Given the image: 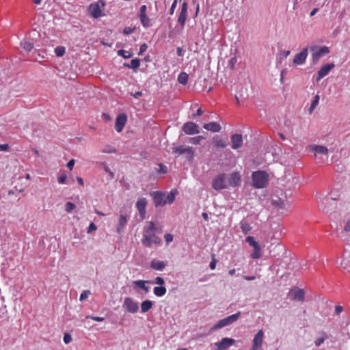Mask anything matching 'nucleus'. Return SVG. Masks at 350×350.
<instances>
[{"mask_svg":"<svg viewBox=\"0 0 350 350\" xmlns=\"http://www.w3.org/2000/svg\"><path fill=\"white\" fill-rule=\"evenodd\" d=\"M75 204L70 202H68L65 204V210L68 213H70L72 210L75 208Z\"/></svg>","mask_w":350,"mask_h":350,"instance_id":"79ce46f5","label":"nucleus"},{"mask_svg":"<svg viewBox=\"0 0 350 350\" xmlns=\"http://www.w3.org/2000/svg\"><path fill=\"white\" fill-rule=\"evenodd\" d=\"M232 148L237 150L243 144V137L241 134H233L231 136Z\"/></svg>","mask_w":350,"mask_h":350,"instance_id":"6ab92c4d","label":"nucleus"},{"mask_svg":"<svg viewBox=\"0 0 350 350\" xmlns=\"http://www.w3.org/2000/svg\"><path fill=\"white\" fill-rule=\"evenodd\" d=\"M63 340L65 344H68L72 341V336L70 334H65Z\"/></svg>","mask_w":350,"mask_h":350,"instance_id":"09e8293b","label":"nucleus"},{"mask_svg":"<svg viewBox=\"0 0 350 350\" xmlns=\"http://www.w3.org/2000/svg\"><path fill=\"white\" fill-rule=\"evenodd\" d=\"M319 95H316L315 97H314V100L311 103V105H310V107L309 108V113H311L313 111V110L314 109V108L317 107V105L319 103Z\"/></svg>","mask_w":350,"mask_h":350,"instance_id":"58836bf2","label":"nucleus"},{"mask_svg":"<svg viewBox=\"0 0 350 350\" xmlns=\"http://www.w3.org/2000/svg\"><path fill=\"white\" fill-rule=\"evenodd\" d=\"M21 46L27 52L31 51L33 48V43L29 41H24L21 42Z\"/></svg>","mask_w":350,"mask_h":350,"instance_id":"72a5a7b5","label":"nucleus"},{"mask_svg":"<svg viewBox=\"0 0 350 350\" xmlns=\"http://www.w3.org/2000/svg\"><path fill=\"white\" fill-rule=\"evenodd\" d=\"M116 151V149L111 146H107L103 150V152L105 153H112V152H115Z\"/></svg>","mask_w":350,"mask_h":350,"instance_id":"864d4df0","label":"nucleus"},{"mask_svg":"<svg viewBox=\"0 0 350 350\" xmlns=\"http://www.w3.org/2000/svg\"><path fill=\"white\" fill-rule=\"evenodd\" d=\"M334 67V64H328L323 66L321 68L318 72V77L317 78V81H319L324 77L327 75L329 71Z\"/></svg>","mask_w":350,"mask_h":350,"instance_id":"a211bd4d","label":"nucleus"},{"mask_svg":"<svg viewBox=\"0 0 350 350\" xmlns=\"http://www.w3.org/2000/svg\"><path fill=\"white\" fill-rule=\"evenodd\" d=\"M188 5L187 2H184L181 5V10L178 18V23L180 25L181 27H184L187 19Z\"/></svg>","mask_w":350,"mask_h":350,"instance_id":"2eb2a0df","label":"nucleus"},{"mask_svg":"<svg viewBox=\"0 0 350 350\" xmlns=\"http://www.w3.org/2000/svg\"><path fill=\"white\" fill-rule=\"evenodd\" d=\"M150 282V281H146V280H135L133 282V284L135 287H138L139 288H142L143 289L145 284L146 283H149Z\"/></svg>","mask_w":350,"mask_h":350,"instance_id":"4c0bfd02","label":"nucleus"},{"mask_svg":"<svg viewBox=\"0 0 350 350\" xmlns=\"http://www.w3.org/2000/svg\"><path fill=\"white\" fill-rule=\"evenodd\" d=\"M118 55L122 56L124 58H126V59L130 58L133 56V53H131L129 51L123 50V49L119 50L118 51Z\"/></svg>","mask_w":350,"mask_h":350,"instance_id":"c9c22d12","label":"nucleus"},{"mask_svg":"<svg viewBox=\"0 0 350 350\" xmlns=\"http://www.w3.org/2000/svg\"><path fill=\"white\" fill-rule=\"evenodd\" d=\"M342 311V307L340 306H336L335 307V313L338 314Z\"/></svg>","mask_w":350,"mask_h":350,"instance_id":"69168bd1","label":"nucleus"},{"mask_svg":"<svg viewBox=\"0 0 350 350\" xmlns=\"http://www.w3.org/2000/svg\"><path fill=\"white\" fill-rule=\"evenodd\" d=\"M309 148L317 153L326 155L328 153V149L326 146L321 145H311Z\"/></svg>","mask_w":350,"mask_h":350,"instance_id":"5701e85b","label":"nucleus"},{"mask_svg":"<svg viewBox=\"0 0 350 350\" xmlns=\"http://www.w3.org/2000/svg\"><path fill=\"white\" fill-rule=\"evenodd\" d=\"M152 301L150 300H145L141 304V311L143 313L148 312L152 307Z\"/></svg>","mask_w":350,"mask_h":350,"instance_id":"bb28decb","label":"nucleus"},{"mask_svg":"<svg viewBox=\"0 0 350 350\" xmlns=\"http://www.w3.org/2000/svg\"><path fill=\"white\" fill-rule=\"evenodd\" d=\"M140 66V61L139 59L137 58H135V59H133L131 61V64L129 66H128L129 68H133V69H135V68H139Z\"/></svg>","mask_w":350,"mask_h":350,"instance_id":"ea45409f","label":"nucleus"},{"mask_svg":"<svg viewBox=\"0 0 350 350\" xmlns=\"http://www.w3.org/2000/svg\"><path fill=\"white\" fill-rule=\"evenodd\" d=\"M164 238L166 241V243L169 244L170 242L173 241L174 237L172 234L167 233L165 234Z\"/></svg>","mask_w":350,"mask_h":350,"instance_id":"603ef678","label":"nucleus"},{"mask_svg":"<svg viewBox=\"0 0 350 350\" xmlns=\"http://www.w3.org/2000/svg\"><path fill=\"white\" fill-rule=\"evenodd\" d=\"M186 151L191 153V147H185L183 146H174L172 148V152L178 155L185 154Z\"/></svg>","mask_w":350,"mask_h":350,"instance_id":"b1692460","label":"nucleus"},{"mask_svg":"<svg viewBox=\"0 0 350 350\" xmlns=\"http://www.w3.org/2000/svg\"><path fill=\"white\" fill-rule=\"evenodd\" d=\"M214 146L217 148H225L227 146L226 140L219 139V138H214L213 139Z\"/></svg>","mask_w":350,"mask_h":350,"instance_id":"c756f323","label":"nucleus"},{"mask_svg":"<svg viewBox=\"0 0 350 350\" xmlns=\"http://www.w3.org/2000/svg\"><path fill=\"white\" fill-rule=\"evenodd\" d=\"M127 223V218L124 215H120L119 218L118 225L117 226V232L118 234H121L124 230V226Z\"/></svg>","mask_w":350,"mask_h":350,"instance_id":"a878e982","label":"nucleus"},{"mask_svg":"<svg viewBox=\"0 0 350 350\" xmlns=\"http://www.w3.org/2000/svg\"><path fill=\"white\" fill-rule=\"evenodd\" d=\"M123 307L126 309V310L132 314H135L139 310L138 304L134 299L131 297H126L124 299Z\"/></svg>","mask_w":350,"mask_h":350,"instance_id":"6e6552de","label":"nucleus"},{"mask_svg":"<svg viewBox=\"0 0 350 350\" xmlns=\"http://www.w3.org/2000/svg\"><path fill=\"white\" fill-rule=\"evenodd\" d=\"M134 31H135V28H133V27H125V28L124 29V30H123V33H124V34L128 35V34H131V33H133L134 32Z\"/></svg>","mask_w":350,"mask_h":350,"instance_id":"3c124183","label":"nucleus"},{"mask_svg":"<svg viewBox=\"0 0 350 350\" xmlns=\"http://www.w3.org/2000/svg\"><path fill=\"white\" fill-rule=\"evenodd\" d=\"M185 154H186V158L189 161H192L193 160V159H194V151H193V149L192 148H191V154L189 151H186V152Z\"/></svg>","mask_w":350,"mask_h":350,"instance_id":"49530a36","label":"nucleus"},{"mask_svg":"<svg viewBox=\"0 0 350 350\" xmlns=\"http://www.w3.org/2000/svg\"><path fill=\"white\" fill-rule=\"evenodd\" d=\"M177 193V190L171 191L166 196H165V204L167 203L172 204L175 200V196Z\"/></svg>","mask_w":350,"mask_h":350,"instance_id":"cd10ccee","label":"nucleus"},{"mask_svg":"<svg viewBox=\"0 0 350 350\" xmlns=\"http://www.w3.org/2000/svg\"><path fill=\"white\" fill-rule=\"evenodd\" d=\"M204 129L213 133L219 132L221 130L220 125L215 122H211L203 125Z\"/></svg>","mask_w":350,"mask_h":350,"instance_id":"4be33fe9","label":"nucleus"},{"mask_svg":"<svg viewBox=\"0 0 350 350\" xmlns=\"http://www.w3.org/2000/svg\"><path fill=\"white\" fill-rule=\"evenodd\" d=\"M263 332L262 330H259L257 334L255 335L253 340V345L251 350H257L260 348L262 344V338H263Z\"/></svg>","mask_w":350,"mask_h":350,"instance_id":"f3484780","label":"nucleus"},{"mask_svg":"<svg viewBox=\"0 0 350 350\" xmlns=\"http://www.w3.org/2000/svg\"><path fill=\"white\" fill-rule=\"evenodd\" d=\"M157 227L154 222L150 221L146 222L143 228L142 243L146 247H151L152 245H159L161 239L157 234Z\"/></svg>","mask_w":350,"mask_h":350,"instance_id":"f257e3e1","label":"nucleus"},{"mask_svg":"<svg viewBox=\"0 0 350 350\" xmlns=\"http://www.w3.org/2000/svg\"><path fill=\"white\" fill-rule=\"evenodd\" d=\"M228 185L231 187H237L241 184V176L239 172H234L229 175Z\"/></svg>","mask_w":350,"mask_h":350,"instance_id":"4468645a","label":"nucleus"},{"mask_svg":"<svg viewBox=\"0 0 350 350\" xmlns=\"http://www.w3.org/2000/svg\"><path fill=\"white\" fill-rule=\"evenodd\" d=\"M148 200L146 198H139L136 202V208L142 219H144L146 215Z\"/></svg>","mask_w":350,"mask_h":350,"instance_id":"1a4fd4ad","label":"nucleus"},{"mask_svg":"<svg viewBox=\"0 0 350 350\" xmlns=\"http://www.w3.org/2000/svg\"><path fill=\"white\" fill-rule=\"evenodd\" d=\"M148 46L146 44L144 43L140 46L139 55H142L144 51H146Z\"/></svg>","mask_w":350,"mask_h":350,"instance_id":"bf43d9fd","label":"nucleus"},{"mask_svg":"<svg viewBox=\"0 0 350 350\" xmlns=\"http://www.w3.org/2000/svg\"><path fill=\"white\" fill-rule=\"evenodd\" d=\"M176 53L178 56L181 57L183 55V50L181 47H178L176 49Z\"/></svg>","mask_w":350,"mask_h":350,"instance_id":"338daca9","label":"nucleus"},{"mask_svg":"<svg viewBox=\"0 0 350 350\" xmlns=\"http://www.w3.org/2000/svg\"><path fill=\"white\" fill-rule=\"evenodd\" d=\"M153 292L156 296L162 297L166 293L167 289L165 286H155L153 289Z\"/></svg>","mask_w":350,"mask_h":350,"instance_id":"c85d7f7f","label":"nucleus"},{"mask_svg":"<svg viewBox=\"0 0 350 350\" xmlns=\"http://www.w3.org/2000/svg\"><path fill=\"white\" fill-rule=\"evenodd\" d=\"M152 282L154 284H159L160 286H162L165 284V280L162 277L158 276V277L155 278V279L154 280V281Z\"/></svg>","mask_w":350,"mask_h":350,"instance_id":"a18cd8bd","label":"nucleus"},{"mask_svg":"<svg viewBox=\"0 0 350 350\" xmlns=\"http://www.w3.org/2000/svg\"><path fill=\"white\" fill-rule=\"evenodd\" d=\"M240 315H241V312H238L236 314H232L230 316H228V317H226V318L219 321L212 327V330L218 329L222 328L224 327H226L227 325L232 324V323L235 322L239 319Z\"/></svg>","mask_w":350,"mask_h":350,"instance_id":"20e7f679","label":"nucleus"},{"mask_svg":"<svg viewBox=\"0 0 350 350\" xmlns=\"http://www.w3.org/2000/svg\"><path fill=\"white\" fill-rule=\"evenodd\" d=\"M183 131L187 135H193L200 133L199 126L193 122L185 123L183 126Z\"/></svg>","mask_w":350,"mask_h":350,"instance_id":"9d476101","label":"nucleus"},{"mask_svg":"<svg viewBox=\"0 0 350 350\" xmlns=\"http://www.w3.org/2000/svg\"><path fill=\"white\" fill-rule=\"evenodd\" d=\"M344 230L346 232H349L350 231V219H349L347 221V224L344 228Z\"/></svg>","mask_w":350,"mask_h":350,"instance_id":"0e129e2a","label":"nucleus"},{"mask_svg":"<svg viewBox=\"0 0 350 350\" xmlns=\"http://www.w3.org/2000/svg\"><path fill=\"white\" fill-rule=\"evenodd\" d=\"M291 293L293 295V299L299 301H304V290L299 288L293 289Z\"/></svg>","mask_w":350,"mask_h":350,"instance_id":"412c9836","label":"nucleus"},{"mask_svg":"<svg viewBox=\"0 0 350 350\" xmlns=\"http://www.w3.org/2000/svg\"><path fill=\"white\" fill-rule=\"evenodd\" d=\"M105 6V3L103 0H98L96 2L92 3L88 9V15L94 18H98L103 16L102 8Z\"/></svg>","mask_w":350,"mask_h":350,"instance_id":"7ed1b4c3","label":"nucleus"},{"mask_svg":"<svg viewBox=\"0 0 350 350\" xmlns=\"http://www.w3.org/2000/svg\"><path fill=\"white\" fill-rule=\"evenodd\" d=\"M147 7L146 5H143L140 7L139 15H146Z\"/></svg>","mask_w":350,"mask_h":350,"instance_id":"6e6d98bb","label":"nucleus"},{"mask_svg":"<svg viewBox=\"0 0 350 350\" xmlns=\"http://www.w3.org/2000/svg\"><path fill=\"white\" fill-rule=\"evenodd\" d=\"M9 149V145L7 144H0V152L1 151H7Z\"/></svg>","mask_w":350,"mask_h":350,"instance_id":"e2e57ef3","label":"nucleus"},{"mask_svg":"<svg viewBox=\"0 0 350 350\" xmlns=\"http://www.w3.org/2000/svg\"><path fill=\"white\" fill-rule=\"evenodd\" d=\"M272 204L278 208H284L285 202L281 198H278L277 199L272 200Z\"/></svg>","mask_w":350,"mask_h":350,"instance_id":"473e14b6","label":"nucleus"},{"mask_svg":"<svg viewBox=\"0 0 350 350\" xmlns=\"http://www.w3.org/2000/svg\"><path fill=\"white\" fill-rule=\"evenodd\" d=\"M90 295V291L89 290H85V291H83L81 295H80V297H79V299L80 301H83L85 300V299H87L88 297V296Z\"/></svg>","mask_w":350,"mask_h":350,"instance_id":"37998d69","label":"nucleus"},{"mask_svg":"<svg viewBox=\"0 0 350 350\" xmlns=\"http://www.w3.org/2000/svg\"><path fill=\"white\" fill-rule=\"evenodd\" d=\"M154 204L156 206L165 205V195L161 191H154L151 193Z\"/></svg>","mask_w":350,"mask_h":350,"instance_id":"dca6fc26","label":"nucleus"},{"mask_svg":"<svg viewBox=\"0 0 350 350\" xmlns=\"http://www.w3.org/2000/svg\"><path fill=\"white\" fill-rule=\"evenodd\" d=\"M234 342L235 340L233 338H223L220 342L215 343V347H217V349L215 350H226Z\"/></svg>","mask_w":350,"mask_h":350,"instance_id":"9b49d317","label":"nucleus"},{"mask_svg":"<svg viewBox=\"0 0 350 350\" xmlns=\"http://www.w3.org/2000/svg\"><path fill=\"white\" fill-rule=\"evenodd\" d=\"M241 229L244 234H247L251 230L252 228L248 223L241 222Z\"/></svg>","mask_w":350,"mask_h":350,"instance_id":"e433bc0d","label":"nucleus"},{"mask_svg":"<svg viewBox=\"0 0 350 350\" xmlns=\"http://www.w3.org/2000/svg\"><path fill=\"white\" fill-rule=\"evenodd\" d=\"M158 173L166 174L167 172V167L163 163L159 164V169L157 170Z\"/></svg>","mask_w":350,"mask_h":350,"instance_id":"c03bdc74","label":"nucleus"},{"mask_svg":"<svg viewBox=\"0 0 350 350\" xmlns=\"http://www.w3.org/2000/svg\"><path fill=\"white\" fill-rule=\"evenodd\" d=\"M310 50L312 52V59L314 62H318L323 55L329 53V49L327 46H312Z\"/></svg>","mask_w":350,"mask_h":350,"instance_id":"0eeeda50","label":"nucleus"},{"mask_svg":"<svg viewBox=\"0 0 350 350\" xmlns=\"http://www.w3.org/2000/svg\"><path fill=\"white\" fill-rule=\"evenodd\" d=\"M65 52L66 49L63 46H59L55 49V53L57 57H62L65 54Z\"/></svg>","mask_w":350,"mask_h":350,"instance_id":"f704fd0d","label":"nucleus"},{"mask_svg":"<svg viewBox=\"0 0 350 350\" xmlns=\"http://www.w3.org/2000/svg\"><path fill=\"white\" fill-rule=\"evenodd\" d=\"M308 56V49H304L300 53L296 54L293 59V64L302 65L305 63Z\"/></svg>","mask_w":350,"mask_h":350,"instance_id":"f8f14e48","label":"nucleus"},{"mask_svg":"<svg viewBox=\"0 0 350 350\" xmlns=\"http://www.w3.org/2000/svg\"><path fill=\"white\" fill-rule=\"evenodd\" d=\"M204 139V137L202 135H198L190 138L189 142L193 144H200V142Z\"/></svg>","mask_w":350,"mask_h":350,"instance_id":"a19ab883","label":"nucleus"},{"mask_svg":"<svg viewBox=\"0 0 350 350\" xmlns=\"http://www.w3.org/2000/svg\"><path fill=\"white\" fill-rule=\"evenodd\" d=\"M209 267L211 268V269L213 270L215 269V267H216V260L215 259H213L211 262H210V265H209Z\"/></svg>","mask_w":350,"mask_h":350,"instance_id":"774afa93","label":"nucleus"},{"mask_svg":"<svg viewBox=\"0 0 350 350\" xmlns=\"http://www.w3.org/2000/svg\"><path fill=\"white\" fill-rule=\"evenodd\" d=\"M213 188L215 190H221L227 187L226 177L225 174L217 175L213 180Z\"/></svg>","mask_w":350,"mask_h":350,"instance_id":"423d86ee","label":"nucleus"},{"mask_svg":"<svg viewBox=\"0 0 350 350\" xmlns=\"http://www.w3.org/2000/svg\"><path fill=\"white\" fill-rule=\"evenodd\" d=\"M176 4H177V0H174L172 4L171 5L170 10V14L171 15L174 14V10L176 7Z\"/></svg>","mask_w":350,"mask_h":350,"instance_id":"13d9d810","label":"nucleus"},{"mask_svg":"<svg viewBox=\"0 0 350 350\" xmlns=\"http://www.w3.org/2000/svg\"><path fill=\"white\" fill-rule=\"evenodd\" d=\"M325 340L324 337L318 338L315 341L314 344L317 347H319Z\"/></svg>","mask_w":350,"mask_h":350,"instance_id":"4d7b16f0","label":"nucleus"},{"mask_svg":"<svg viewBox=\"0 0 350 350\" xmlns=\"http://www.w3.org/2000/svg\"><path fill=\"white\" fill-rule=\"evenodd\" d=\"M341 266L343 269L350 272V254L345 252L343 255V259L341 261Z\"/></svg>","mask_w":350,"mask_h":350,"instance_id":"393cba45","label":"nucleus"},{"mask_svg":"<svg viewBox=\"0 0 350 350\" xmlns=\"http://www.w3.org/2000/svg\"><path fill=\"white\" fill-rule=\"evenodd\" d=\"M126 121H127V116L126 114L121 113L118 116V117L116 118V124H115V128H116V130L117 131V132L120 133L123 130V129L126 123Z\"/></svg>","mask_w":350,"mask_h":350,"instance_id":"ddd939ff","label":"nucleus"},{"mask_svg":"<svg viewBox=\"0 0 350 350\" xmlns=\"http://www.w3.org/2000/svg\"><path fill=\"white\" fill-rule=\"evenodd\" d=\"M87 319H90L92 320H94V321H98V322H102L105 320V318H103V317H94V316L87 317Z\"/></svg>","mask_w":350,"mask_h":350,"instance_id":"5fc2aeb1","label":"nucleus"},{"mask_svg":"<svg viewBox=\"0 0 350 350\" xmlns=\"http://www.w3.org/2000/svg\"><path fill=\"white\" fill-rule=\"evenodd\" d=\"M189 76L186 72H182L178 76V81L182 85H186L188 81Z\"/></svg>","mask_w":350,"mask_h":350,"instance_id":"2f4dec72","label":"nucleus"},{"mask_svg":"<svg viewBox=\"0 0 350 350\" xmlns=\"http://www.w3.org/2000/svg\"><path fill=\"white\" fill-rule=\"evenodd\" d=\"M237 63V58L236 57H232L229 61V64L231 67V68H233L235 64Z\"/></svg>","mask_w":350,"mask_h":350,"instance_id":"680f3d73","label":"nucleus"},{"mask_svg":"<svg viewBox=\"0 0 350 350\" xmlns=\"http://www.w3.org/2000/svg\"><path fill=\"white\" fill-rule=\"evenodd\" d=\"M66 174L65 173H63L58 177L57 181L59 184H64L66 182Z\"/></svg>","mask_w":350,"mask_h":350,"instance_id":"de8ad7c7","label":"nucleus"},{"mask_svg":"<svg viewBox=\"0 0 350 350\" xmlns=\"http://www.w3.org/2000/svg\"><path fill=\"white\" fill-rule=\"evenodd\" d=\"M140 21L144 28H148L151 25L150 19L146 15H139Z\"/></svg>","mask_w":350,"mask_h":350,"instance_id":"7c9ffc66","label":"nucleus"},{"mask_svg":"<svg viewBox=\"0 0 350 350\" xmlns=\"http://www.w3.org/2000/svg\"><path fill=\"white\" fill-rule=\"evenodd\" d=\"M75 159H71L69 161V162L67 163L66 166L70 170H72V168H73V166L75 165Z\"/></svg>","mask_w":350,"mask_h":350,"instance_id":"052dcab7","label":"nucleus"},{"mask_svg":"<svg viewBox=\"0 0 350 350\" xmlns=\"http://www.w3.org/2000/svg\"><path fill=\"white\" fill-rule=\"evenodd\" d=\"M252 186L255 189L265 188L269 180V175L262 170L254 172L252 174Z\"/></svg>","mask_w":350,"mask_h":350,"instance_id":"f03ea898","label":"nucleus"},{"mask_svg":"<svg viewBox=\"0 0 350 350\" xmlns=\"http://www.w3.org/2000/svg\"><path fill=\"white\" fill-rule=\"evenodd\" d=\"M245 241L254 247V252L251 254L253 259H258L261 256V249L259 244L254 240L252 236H248L245 239Z\"/></svg>","mask_w":350,"mask_h":350,"instance_id":"39448f33","label":"nucleus"},{"mask_svg":"<svg viewBox=\"0 0 350 350\" xmlns=\"http://www.w3.org/2000/svg\"><path fill=\"white\" fill-rule=\"evenodd\" d=\"M167 264V262L152 260L150 262V267L154 270L162 271L165 269Z\"/></svg>","mask_w":350,"mask_h":350,"instance_id":"aec40b11","label":"nucleus"},{"mask_svg":"<svg viewBox=\"0 0 350 350\" xmlns=\"http://www.w3.org/2000/svg\"><path fill=\"white\" fill-rule=\"evenodd\" d=\"M96 229H97V226L94 223H91L89 225V227H88V230H87V233L90 234L93 231L96 230Z\"/></svg>","mask_w":350,"mask_h":350,"instance_id":"8fccbe9b","label":"nucleus"}]
</instances>
